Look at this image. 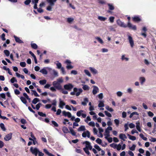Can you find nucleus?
<instances>
[{"mask_svg":"<svg viewBox=\"0 0 156 156\" xmlns=\"http://www.w3.org/2000/svg\"><path fill=\"white\" fill-rule=\"evenodd\" d=\"M38 114L41 117H46V115L44 113L41 112H38Z\"/></svg>","mask_w":156,"mask_h":156,"instance_id":"nucleus-36","label":"nucleus"},{"mask_svg":"<svg viewBox=\"0 0 156 156\" xmlns=\"http://www.w3.org/2000/svg\"><path fill=\"white\" fill-rule=\"evenodd\" d=\"M89 69L91 72L94 74H97L98 73V71L94 67H90Z\"/></svg>","mask_w":156,"mask_h":156,"instance_id":"nucleus-14","label":"nucleus"},{"mask_svg":"<svg viewBox=\"0 0 156 156\" xmlns=\"http://www.w3.org/2000/svg\"><path fill=\"white\" fill-rule=\"evenodd\" d=\"M59 107L61 108H63V106L65 105L66 104L63 101H62L61 98L59 99Z\"/></svg>","mask_w":156,"mask_h":156,"instance_id":"nucleus-15","label":"nucleus"},{"mask_svg":"<svg viewBox=\"0 0 156 156\" xmlns=\"http://www.w3.org/2000/svg\"><path fill=\"white\" fill-rule=\"evenodd\" d=\"M105 108L107 110H108V111H109L110 112H113V109L112 108H110L109 107V106H108V105H107V106H106Z\"/></svg>","mask_w":156,"mask_h":156,"instance_id":"nucleus-39","label":"nucleus"},{"mask_svg":"<svg viewBox=\"0 0 156 156\" xmlns=\"http://www.w3.org/2000/svg\"><path fill=\"white\" fill-rule=\"evenodd\" d=\"M31 91L33 92L32 94H34V95L36 97H39V95L37 93V92L35 90H32Z\"/></svg>","mask_w":156,"mask_h":156,"instance_id":"nucleus-40","label":"nucleus"},{"mask_svg":"<svg viewBox=\"0 0 156 156\" xmlns=\"http://www.w3.org/2000/svg\"><path fill=\"white\" fill-rule=\"evenodd\" d=\"M74 20V19L73 18L69 17L67 19V21L68 22L70 23Z\"/></svg>","mask_w":156,"mask_h":156,"instance_id":"nucleus-55","label":"nucleus"},{"mask_svg":"<svg viewBox=\"0 0 156 156\" xmlns=\"http://www.w3.org/2000/svg\"><path fill=\"white\" fill-rule=\"evenodd\" d=\"M12 133H10L6 135L4 137V140L6 141H8L10 140L12 137Z\"/></svg>","mask_w":156,"mask_h":156,"instance_id":"nucleus-5","label":"nucleus"},{"mask_svg":"<svg viewBox=\"0 0 156 156\" xmlns=\"http://www.w3.org/2000/svg\"><path fill=\"white\" fill-rule=\"evenodd\" d=\"M85 73L89 76H91V75L89 71L87 69H85L84 71Z\"/></svg>","mask_w":156,"mask_h":156,"instance_id":"nucleus-44","label":"nucleus"},{"mask_svg":"<svg viewBox=\"0 0 156 156\" xmlns=\"http://www.w3.org/2000/svg\"><path fill=\"white\" fill-rule=\"evenodd\" d=\"M51 72H52L53 73L55 76H58V73L55 71V69H52L51 70L50 73H51Z\"/></svg>","mask_w":156,"mask_h":156,"instance_id":"nucleus-27","label":"nucleus"},{"mask_svg":"<svg viewBox=\"0 0 156 156\" xmlns=\"http://www.w3.org/2000/svg\"><path fill=\"white\" fill-rule=\"evenodd\" d=\"M108 5L109 6V10H112L114 9V7L112 4L108 3Z\"/></svg>","mask_w":156,"mask_h":156,"instance_id":"nucleus-37","label":"nucleus"},{"mask_svg":"<svg viewBox=\"0 0 156 156\" xmlns=\"http://www.w3.org/2000/svg\"><path fill=\"white\" fill-rule=\"evenodd\" d=\"M84 102H81L82 105L83 106H86L87 105V103L88 102L89 100L87 98H85L84 99Z\"/></svg>","mask_w":156,"mask_h":156,"instance_id":"nucleus-21","label":"nucleus"},{"mask_svg":"<svg viewBox=\"0 0 156 156\" xmlns=\"http://www.w3.org/2000/svg\"><path fill=\"white\" fill-rule=\"evenodd\" d=\"M46 69H47L50 72H51V70H52V69L48 67H44L40 71V72L43 74L47 75L48 74V72Z\"/></svg>","mask_w":156,"mask_h":156,"instance_id":"nucleus-2","label":"nucleus"},{"mask_svg":"<svg viewBox=\"0 0 156 156\" xmlns=\"http://www.w3.org/2000/svg\"><path fill=\"white\" fill-rule=\"evenodd\" d=\"M94 147L97 149L98 151H101V149L100 147L99 146H98L97 144H95L94 145Z\"/></svg>","mask_w":156,"mask_h":156,"instance_id":"nucleus-52","label":"nucleus"},{"mask_svg":"<svg viewBox=\"0 0 156 156\" xmlns=\"http://www.w3.org/2000/svg\"><path fill=\"white\" fill-rule=\"evenodd\" d=\"M51 123L52 124L54 125V126L55 127H58V123L54 121H52Z\"/></svg>","mask_w":156,"mask_h":156,"instance_id":"nucleus-53","label":"nucleus"},{"mask_svg":"<svg viewBox=\"0 0 156 156\" xmlns=\"http://www.w3.org/2000/svg\"><path fill=\"white\" fill-rule=\"evenodd\" d=\"M136 146L135 144H133L132 146L129 148V149L132 151H134L135 150Z\"/></svg>","mask_w":156,"mask_h":156,"instance_id":"nucleus-59","label":"nucleus"},{"mask_svg":"<svg viewBox=\"0 0 156 156\" xmlns=\"http://www.w3.org/2000/svg\"><path fill=\"white\" fill-rule=\"evenodd\" d=\"M69 129L70 130L69 133H71V134L73 136H76V133L74 131V130L71 127H69Z\"/></svg>","mask_w":156,"mask_h":156,"instance_id":"nucleus-18","label":"nucleus"},{"mask_svg":"<svg viewBox=\"0 0 156 156\" xmlns=\"http://www.w3.org/2000/svg\"><path fill=\"white\" fill-rule=\"evenodd\" d=\"M127 27H128L130 28H131L132 29L135 30L136 29V27L135 25H133L129 21L127 25Z\"/></svg>","mask_w":156,"mask_h":156,"instance_id":"nucleus-11","label":"nucleus"},{"mask_svg":"<svg viewBox=\"0 0 156 156\" xmlns=\"http://www.w3.org/2000/svg\"><path fill=\"white\" fill-rule=\"evenodd\" d=\"M95 39L97 40L101 44H103L104 42L102 39L99 37H95Z\"/></svg>","mask_w":156,"mask_h":156,"instance_id":"nucleus-24","label":"nucleus"},{"mask_svg":"<svg viewBox=\"0 0 156 156\" xmlns=\"http://www.w3.org/2000/svg\"><path fill=\"white\" fill-rule=\"evenodd\" d=\"M11 82L12 83H13L14 82H17V80H16L15 77H13L10 80Z\"/></svg>","mask_w":156,"mask_h":156,"instance_id":"nucleus-47","label":"nucleus"},{"mask_svg":"<svg viewBox=\"0 0 156 156\" xmlns=\"http://www.w3.org/2000/svg\"><path fill=\"white\" fill-rule=\"evenodd\" d=\"M114 121V122L116 125V126H118L119 123V120L118 119H115Z\"/></svg>","mask_w":156,"mask_h":156,"instance_id":"nucleus-56","label":"nucleus"},{"mask_svg":"<svg viewBox=\"0 0 156 156\" xmlns=\"http://www.w3.org/2000/svg\"><path fill=\"white\" fill-rule=\"evenodd\" d=\"M96 142L97 143L100 144L102 143V141L101 139H100L99 138H98L96 140Z\"/></svg>","mask_w":156,"mask_h":156,"instance_id":"nucleus-51","label":"nucleus"},{"mask_svg":"<svg viewBox=\"0 0 156 156\" xmlns=\"http://www.w3.org/2000/svg\"><path fill=\"white\" fill-rule=\"evenodd\" d=\"M16 41L17 43H18L19 44L23 43V42L22 40H20L19 37L16 36L15 35H14L13 36Z\"/></svg>","mask_w":156,"mask_h":156,"instance_id":"nucleus-13","label":"nucleus"},{"mask_svg":"<svg viewBox=\"0 0 156 156\" xmlns=\"http://www.w3.org/2000/svg\"><path fill=\"white\" fill-rule=\"evenodd\" d=\"M83 150L84 152H85L86 154H87V155H90V153L88 149V148H83Z\"/></svg>","mask_w":156,"mask_h":156,"instance_id":"nucleus-45","label":"nucleus"},{"mask_svg":"<svg viewBox=\"0 0 156 156\" xmlns=\"http://www.w3.org/2000/svg\"><path fill=\"white\" fill-rule=\"evenodd\" d=\"M0 127L2 130L5 131L6 130V129L5 126L4 125L3 123H1L0 124Z\"/></svg>","mask_w":156,"mask_h":156,"instance_id":"nucleus-31","label":"nucleus"},{"mask_svg":"<svg viewBox=\"0 0 156 156\" xmlns=\"http://www.w3.org/2000/svg\"><path fill=\"white\" fill-rule=\"evenodd\" d=\"M62 130L64 133H69L67 128L65 126H64L62 128Z\"/></svg>","mask_w":156,"mask_h":156,"instance_id":"nucleus-23","label":"nucleus"},{"mask_svg":"<svg viewBox=\"0 0 156 156\" xmlns=\"http://www.w3.org/2000/svg\"><path fill=\"white\" fill-rule=\"evenodd\" d=\"M134 115H139V114L136 112H134L131 113L130 114L129 117L130 118H132L133 117Z\"/></svg>","mask_w":156,"mask_h":156,"instance_id":"nucleus-29","label":"nucleus"},{"mask_svg":"<svg viewBox=\"0 0 156 156\" xmlns=\"http://www.w3.org/2000/svg\"><path fill=\"white\" fill-rule=\"evenodd\" d=\"M121 59L122 60H125L126 61H128L129 60L128 58L125 57V55H122V56Z\"/></svg>","mask_w":156,"mask_h":156,"instance_id":"nucleus-49","label":"nucleus"},{"mask_svg":"<svg viewBox=\"0 0 156 156\" xmlns=\"http://www.w3.org/2000/svg\"><path fill=\"white\" fill-rule=\"evenodd\" d=\"M93 89L92 93L93 95H95L99 92V89L98 87L96 86H93Z\"/></svg>","mask_w":156,"mask_h":156,"instance_id":"nucleus-6","label":"nucleus"},{"mask_svg":"<svg viewBox=\"0 0 156 156\" xmlns=\"http://www.w3.org/2000/svg\"><path fill=\"white\" fill-rule=\"evenodd\" d=\"M57 0H46L47 2L49 4V5L53 6L55 5V3Z\"/></svg>","mask_w":156,"mask_h":156,"instance_id":"nucleus-12","label":"nucleus"},{"mask_svg":"<svg viewBox=\"0 0 156 156\" xmlns=\"http://www.w3.org/2000/svg\"><path fill=\"white\" fill-rule=\"evenodd\" d=\"M30 150L32 153L34 154L35 156H37L39 151V150L37 147L34 148L32 147H30Z\"/></svg>","mask_w":156,"mask_h":156,"instance_id":"nucleus-3","label":"nucleus"},{"mask_svg":"<svg viewBox=\"0 0 156 156\" xmlns=\"http://www.w3.org/2000/svg\"><path fill=\"white\" fill-rule=\"evenodd\" d=\"M104 112H105V115L106 116H108V117H112V115L110 113L108 112L107 111H105Z\"/></svg>","mask_w":156,"mask_h":156,"instance_id":"nucleus-48","label":"nucleus"},{"mask_svg":"<svg viewBox=\"0 0 156 156\" xmlns=\"http://www.w3.org/2000/svg\"><path fill=\"white\" fill-rule=\"evenodd\" d=\"M110 146L112 147H113V148L114 149H115L116 148V146H117V144H115L114 143H112V144H111L110 145Z\"/></svg>","mask_w":156,"mask_h":156,"instance_id":"nucleus-60","label":"nucleus"},{"mask_svg":"<svg viewBox=\"0 0 156 156\" xmlns=\"http://www.w3.org/2000/svg\"><path fill=\"white\" fill-rule=\"evenodd\" d=\"M116 147H116V148L117 149L118 151H119L121 148V147H122L121 144H118V145H117V146H116Z\"/></svg>","mask_w":156,"mask_h":156,"instance_id":"nucleus-63","label":"nucleus"},{"mask_svg":"<svg viewBox=\"0 0 156 156\" xmlns=\"http://www.w3.org/2000/svg\"><path fill=\"white\" fill-rule=\"evenodd\" d=\"M62 115L65 117H67L69 118H70L72 116L71 113L69 112H66V111H63L62 112Z\"/></svg>","mask_w":156,"mask_h":156,"instance_id":"nucleus-10","label":"nucleus"},{"mask_svg":"<svg viewBox=\"0 0 156 156\" xmlns=\"http://www.w3.org/2000/svg\"><path fill=\"white\" fill-rule=\"evenodd\" d=\"M114 27H113L112 26H110L109 27V29L110 31H115V28L116 27L115 25L114 26Z\"/></svg>","mask_w":156,"mask_h":156,"instance_id":"nucleus-50","label":"nucleus"},{"mask_svg":"<svg viewBox=\"0 0 156 156\" xmlns=\"http://www.w3.org/2000/svg\"><path fill=\"white\" fill-rule=\"evenodd\" d=\"M4 52L6 56H9L10 54L9 51L7 50H5L4 51Z\"/></svg>","mask_w":156,"mask_h":156,"instance_id":"nucleus-41","label":"nucleus"},{"mask_svg":"<svg viewBox=\"0 0 156 156\" xmlns=\"http://www.w3.org/2000/svg\"><path fill=\"white\" fill-rule=\"evenodd\" d=\"M39 83L41 85H44L46 83L47 80H40L39 81Z\"/></svg>","mask_w":156,"mask_h":156,"instance_id":"nucleus-33","label":"nucleus"},{"mask_svg":"<svg viewBox=\"0 0 156 156\" xmlns=\"http://www.w3.org/2000/svg\"><path fill=\"white\" fill-rule=\"evenodd\" d=\"M39 101V100L37 98H34L32 101V104H36Z\"/></svg>","mask_w":156,"mask_h":156,"instance_id":"nucleus-30","label":"nucleus"},{"mask_svg":"<svg viewBox=\"0 0 156 156\" xmlns=\"http://www.w3.org/2000/svg\"><path fill=\"white\" fill-rule=\"evenodd\" d=\"M73 86L72 84L69 83L68 84L65 85L64 86V88L66 90L70 91L73 88Z\"/></svg>","mask_w":156,"mask_h":156,"instance_id":"nucleus-4","label":"nucleus"},{"mask_svg":"<svg viewBox=\"0 0 156 156\" xmlns=\"http://www.w3.org/2000/svg\"><path fill=\"white\" fill-rule=\"evenodd\" d=\"M104 101H99V103L98 105V107L99 108L103 107L104 106Z\"/></svg>","mask_w":156,"mask_h":156,"instance_id":"nucleus-25","label":"nucleus"},{"mask_svg":"<svg viewBox=\"0 0 156 156\" xmlns=\"http://www.w3.org/2000/svg\"><path fill=\"white\" fill-rule=\"evenodd\" d=\"M119 137L123 141H125V139L127 138V137L126 135L123 133H121L119 134Z\"/></svg>","mask_w":156,"mask_h":156,"instance_id":"nucleus-17","label":"nucleus"},{"mask_svg":"<svg viewBox=\"0 0 156 156\" xmlns=\"http://www.w3.org/2000/svg\"><path fill=\"white\" fill-rule=\"evenodd\" d=\"M117 24L120 26L126 28L127 27V26L126 24H125L123 22L121 21L120 20H118L117 21Z\"/></svg>","mask_w":156,"mask_h":156,"instance_id":"nucleus-7","label":"nucleus"},{"mask_svg":"<svg viewBox=\"0 0 156 156\" xmlns=\"http://www.w3.org/2000/svg\"><path fill=\"white\" fill-rule=\"evenodd\" d=\"M59 84L60 83H58V82L56 81H54L53 82V85L55 87H56V86Z\"/></svg>","mask_w":156,"mask_h":156,"instance_id":"nucleus-64","label":"nucleus"},{"mask_svg":"<svg viewBox=\"0 0 156 156\" xmlns=\"http://www.w3.org/2000/svg\"><path fill=\"white\" fill-rule=\"evenodd\" d=\"M83 112V110H80L76 113V115L78 117H80L82 113Z\"/></svg>","mask_w":156,"mask_h":156,"instance_id":"nucleus-42","label":"nucleus"},{"mask_svg":"<svg viewBox=\"0 0 156 156\" xmlns=\"http://www.w3.org/2000/svg\"><path fill=\"white\" fill-rule=\"evenodd\" d=\"M44 152L46 153L48 155L50 156L51 154V153H50L46 149H44L43 150Z\"/></svg>","mask_w":156,"mask_h":156,"instance_id":"nucleus-54","label":"nucleus"},{"mask_svg":"<svg viewBox=\"0 0 156 156\" xmlns=\"http://www.w3.org/2000/svg\"><path fill=\"white\" fill-rule=\"evenodd\" d=\"M20 65L21 67H24L26 66V63L25 62H21L20 63Z\"/></svg>","mask_w":156,"mask_h":156,"instance_id":"nucleus-58","label":"nucleus"},{"mask_svg":"<svg viewBox=\"0 0 156 156\" xmlns=\"http://www.w3.org/2000/svg\"><path fill=\"white\" fill-rule=\"evenodd\" d=\"M20 99L22 102L24 104H25L26 106H27V101L25 98L23 97H21L20 98Z\"/></svg>","mask_w":156,"mask_h":156,"instance_id":"nucleus-20","label":"nucleus"},{"mask_svg":"<svg viewBox=\"0 0 156 156\" xmlns=\"http://www.w3.org/2000/svg\"><path fill=\"white\" fill-rule=\"evenodd\" d=\"M139 80L141 84L143 85L146 81V79L144 77H140L139 78Z\"/></svg>","mask_w":156,"mask_h":156,"instance_id":"nucleus-16","label":"nucleus"},{"mask_svg":"<svg viewBox=\"0 0 156 156\" xmlns=\"http://www.w3.org/2000/svg\"><path fill=\"white\" fill-rule=\"evenodd\" d=\"M83 92V90L81 88L78 89L75 87L73 89V91L70 93V94L72 95H76V96H78Z\"/></svg>","mask_w":156,"mask_h":156,"instance_id":"nucleus-1","label":"nucleus"},{"mask_svg":"<svg viewBox=\"0 0 156 156\" xmlns=\"http://www.w3.org/2000/svg\"><path fill=\"white\" fill-rule=\"evenodd\" d=\"M31 2V0H26L24 2V3L26 5H28L30 4Z\"/></svg>","mask_w":156,"mask_h":156,"instance_id":"nucleus-57","label":"nucleus"},{"mask_svg":"<svg viewBox=\"0 0 156 156\" xmlns=\"http://www.w3.org/2000/svg\"><path fill=\"white\" fill-rule=\"evenodd\" d=\"M88 125L90 126L94 127L95 126V123L94 122L91 121L89 123Z\"/></svg>","mask_w":156,"mask_h":156,"instance_id":"nucleus-62","label":"nucleus"},{"mask_svg":"<svg viewBox=\"0 0 156 156\" xmlns=\"http://www.w3.org/2000/svg\"><path fill=\"white\" fill-rule=\"evenodd\" d=\"M82 85L83 86V89L84 90H88L89 89V87L87 85H84V84H82Z\"/></svg>","mask_w":156,"mask_h":156,"instance_id":"nucleus-26","label":"nucleus"},{"mask_svg":"<svg viewBox=\"0 0 156 156\" xmlns=\"http://www.w3.org/2000/svg\"><path fill=\"white\" fill-rule=\"evenodd\" d=\"M133 20L135 22H139L140 20V19L139 17L136 16L133 18Z\"/></svg>","mask_w":156,"mask_h":156,"instance_id":"nucleus-32","label":"nucleus"},{"mask_svg":"<svg viewBox=\"0 0 156 156\" xmlns=\"http://www.w3.org/2000/svg\"><path fill=\"white\" fill-rule=\"evenodd\" d=\"M104 135L105 136V139L107 138L108 137L110 136V132L108 131L107 130H105Z\"/></svg>","mask_w":156,"mask_h":156,"instance_id":"nucleus-22","label":"nucleus"},{"mask_svg":"<svg viewBox=\"0 0 156 156\" xmlns=\"http://www.w3.org/2000/svg\"><path fill=\"white\" fill-rule=\"evenodd\" d=\"M57 63H55L56 64L57 67L58 69H60L62 67V64L61 63L59 62L58 61H57Z\"/></svg>","mask_w":156,"mask_h":156,"instance_id":"nucleus-28","label":"nucleus"},{"mask_svg":"<svg viewBox=\"0 0 156 156\" xmlns=\"http://www.w3.org/2000/svg\"><path fill=\"white\" fill-rule=\"evenodd\" d=\"M128 40L130 44V46L132 48H133L134 45V41L133 40L132 37L130 35H128Z\"/></svg>","mask_w":156,"mask_h":156,"instance_id":"nucleus-8","label":"nucleus"},{"mask_svg":"<svg viewBox=\"0 0 156 156\" xmlns=\"http://www.w3.org/2000/svg\"><path fill=\"white\" fill-rule=\"evenodd\" d=\"M42 104L40 103H38L36 105V108L37 110H38L40 108V107L41 106Z\"/></svg>","mask_w":156,"mask_h":156,"instance_id":"nucleus-46","label":"nucleus"},{"mask_svg":"<svg viewBox=\"0 0 156 156\" xmlns=\"http://www.w3.org/2000/svg\"><path fill=\"white\" fill-rule=\"evenodd\" d=\"M85 143L86 144V147L88 149V147L91 145L90 143L88 141H86L85 142Z\"/></svg>","mask_w":156,"mask_h":156,"instance_id":"nucleus-43","label":"nucleus"},{"mask_svg":"<svg viewBox=\"0 0 156 156\" xmlns=\"http://www.w3.org/2000/svg\"><path fill=\"white\" fill-rule=\"evenodd\" d=\"M73 67L72 65L69 64H67V66H66V69H73Z\"/></svg>","mask_w":156,"mask_h":156,"instance_id":"nucleus-38","label":"nucleus"},{"mask_svg":"<svg viewBox=\"0 0 156 156\" xmlns=\"http://www.w3.org/2000/svg\"><path fill=\"white\" fill-rule=\"evenodd\" d=\"M31 47L34 49H36L37 48V46L35 43H31Z\"/></svg>","mask_w":156,"mask_h":156,"instance_id":"nucleus-35","label":"nucleus"},{"mask_svg":"<svg viewBox=\"0 0 156 156\" xmlns=\"http://www.w3.org/2000/svg\"><path fill=\"white\" fill-rule=\"evenodd\" d=\"M98 19L101 21H105L107 19V18L102 16H98Z\"/></svg>","mask_w":156,"mask_h":156,"instance_id":"nucleus-34","label":"nucleus"},{"mask_svg":"<svg viewBox=\"0 0 156 156\" xmlns=\"http://www.w3.org/2000/svg\"><path fill=\"white\" fill-rule=\"evenodd\" d=\"M85 130L86 128L84 126H81L77 129V131L78 132L83 131Z\"/></svg>","mask_w":156,"mask_h":156,"instance_id":"nucleus-19","label":"nucleus"},{"mask_svg":"<svg viewBox=\"0 0 156 156\" xmlns=\"http://www.w3.org/2000/svg\"><path fill=\"white\" fill-rule=\"evenodd\" d=\"M98 98L100 99H102L103 98V94L102 93L98 94Z\"/></svg>","mask_w":156,"mask_h":156,"instance_id":"nucleus-61","label":"nucleus"},{"mask_svg":"<svg viewBox=\"0 0 156 156\" xmlns=\"http://www.w3.org/2000/svg\"><path fill=\"white\" fill-rule=\"evenodd\" d=\"M128 40L130 44V46L132 48H133L134 45V41L133 40L132 37L130 35H128Z\"/></svg>","mask_w":156,"mask_h":156,"instance_id":"nucleus-9","label":"nucleus"}]
</instances>
